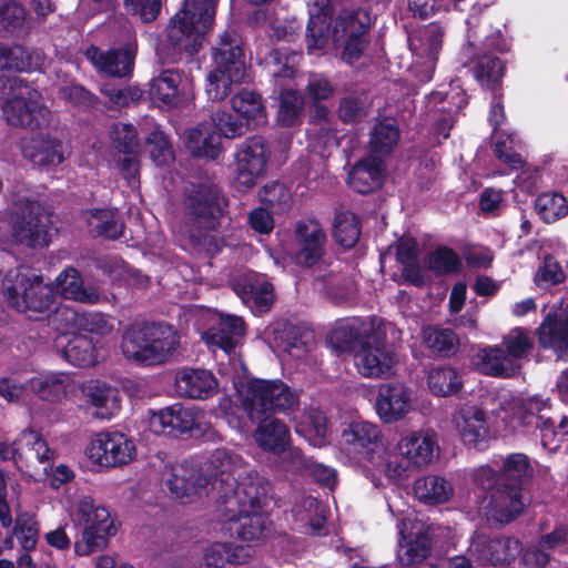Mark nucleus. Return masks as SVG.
I'll return each instance as SVG.
<instances>
[{
  "label": "nucleus",
  "instance_id": "23",
  "mask_svg": "<svg viewBox=\"0 0 568 568\" xmlns=\"http://www.w3.org/2000/svg\"><path fill=\"white\" fill-rule=\"evenodd\" d=\"M22 156L36 168L51 169L64 162L68 148L54 133H37L21 140Z\"/></svg>",
  "mask_w": 568,
  "mask_h": 568
},
{
  "label": "nucleus",
  "instance_id": "36",
  "mask_svg": "<svg viewBox=\"0 0 568 568\" xmlns=\"http://www.w3.org/2000/svg\"><path fill=\"white\" fill-rule=\"evenodd\" d=\"M384 164L376 155L358 161L348 173L347 183L356 192L365 194L382 186Z\"/></svg>",
  "mask_w": 568,
  "mask_h": 568
},
{
  "label": "nucleus",
  "instance_id": "2",
  "mask_svg": "<svg viewBox=\"0 0 568 568\" xmlns=\"http://www.w3.org/2000/svg\"><path fill=\"white\" fill-rule=\"evenodd\" d=\"M307 50L310 53L323 50L331 41L334 49L341 50L342 59L353 63L364 51L367 41L365 34L369 18L363 11H342L329 29L331 9L328 0H315L308 3Z\"/></svg>",
  "mask_w": 568,
  "mask_h": 568
},
{
  "label": "nucleus",
  "instance_id": "41",
  "mask_svg": "<svg viewBox=\"0 0 568 568\" xmlns=\"http://www.w3.org/2000/svg\"><path fill=\"white\" fill-rule=\"evenodd\" d=\"M253 551L247 546L233 542H212L203 552V559L209 567L220 568L227 565H243L251 560Z\"/></svg>",
  "mask_w": 568,
  "mask_h": 568
},
{
  "label": "nucleus",
  "instance_id": "17",
  "mask_svg": "<svg viewBox=\"0 0 568 568\" xmlns=\"http://www.w3.org/2000/svg\"><path fill=\"white\" fill-rule=\"evenodd\" d=\"M354 366L365 378L384 379L395 374L396 354L384 342L367 337L358 342L353 354Z\"/></svg>",
  "mask_w": 568,
  "mask_h": 568
},
{
  "label": "nucleus",
  "instance_id": "32",
  "mask_svg": "<svg viewBox=\"0 0 568 568\" xmlns=\"http://www.w3.org/2000/svg\"><path fill=\"white\" fill-rule=\"evenodd\" d=\"M135 52V43L129 42L123 50L108 52L91 47L85 55L99 71L113 77H125L132 71Z\"/></svg>",
  "mask_w": 568,
  "mask_h": 568
},
{
  "label": "nucleus",
  "instance_id": "25",
  "mask_svg": "<svg viewBox=\"0 0 568 568\" xmlns=\"http://www.w3.org/2000/svg\"><path fill=\"white\" fill-rule=\"evenodd\" d=\"M209 328L202 333L210 348H219L229 354L244 335V322L239 316L219 313L207 314Z\"/></svg>",
  "mask_w": 568,
  "mask_h": 568
},
{
  "label": "nucleus",
  "instance_id": "7",
  "mask_svg": "<svg viewBox=\"0 0 568 568\" xmlns=\"http://www.w3.org/2000/svg\"><path fill=\"white\" fill-rule=\"evenodd\" d=\"M216 0H185L183 7L171 19L166 29V42L171 58L185 50L195 53L212 28Z\"/></svg>",
  "mask_w": 568,
  "mask_h": 568
},
{
  "label": "nucleus",
  "instance_id": "14",
  "mask_svg": "<svg viewBox=\"0 0 568 568\" xmlns=\"http://www.w3.org/2000/svg\"><path fill=\"white\" fill-rule=\"evenodd\" d=\"M84 455L95 471L123 467L135 459L136 446L121 432H100L88 442Z\"/></svg>",
  "mask_w": 568,
  "mask_h": 568
},
{
  "label": "nucleus",
  "instance_id": "33",
  "mask_svg": "<svg viewBox=\"0 0 568 568\" xmlns=\"http://www.w3.org/2000/svg\"><path fill=\"white\" fill-rule=\"evenodd\" d=\"M539 343L560 358L568 356V312L558 307L547 314L539 328Z\"/></svg>",
  "mask_w": 568,
  "mask_h": 568
},
{
  "label": "nucleus",
  "instance_id": "10",
  "mask_svg": "<svg viewBox=\"0 0 568 568\" xmlns=\"http://www.w3.org/2000/svg\"><path fill=\"white\" fill-rule=\"evenodd\" d=\"M1 108L7 121L14 126L42 128L51 113L43 105L40 93L18 77L0 78Z\"/></svg>",
  "mask_w": 568,
  "mask_h": 568
},
{
  "label": "nucleus",
  "instance_id": "28",
  "mask_svg": "<svg viewBox=\"0 0 568 568\" xmlns=\"http://www.w3.org/2000/svg\"><path fill=\"white\" fill-rule=\"evenodd\" d=\"M519 550V541L510 537L489 539L486 536L476 535L468 546L469 556L478 561L493 565L510 562Z\"/></svg>",
  "mask_w": 568,
  "mask_h": 568
},
{
  "label": "nucleus",
  "instance_id": "51",
  "mask_svg": "<svg viewBox=\"0 0 568 568\" xmlns=\"http://www.w3.org/2000/svg\"><path fill=\"white\" fill-rule=\"evenodd\" d=\"M532 466L529 458L521 453L508 455L500 468V480L510 486L521 487L532 477Z\"/></svg>",
  "mask_w": 568,
  "mask_h": 568
},
{
  "label": "nucleus",
  "instance_id": "34",
  "mask_svg": "<svg viewBox=\"0 0 568 568\" xmlns=\"http://www.w3.org/2000/svg\"><path fill=\"white\" fill-rule=\"evenodd\" d=\"M53 344L61 356L74 366L88 367L98 361L97 348L92 339L85 335H58Z\"/></svg>",
  "mask_w": 568,
  "mask_h": 568
},
{
  "label": "nucleus",
  "instance_id": "20",
  "mask_svg": "<svg viewBox=\"0 0 568 568\" xmlns=\"http://www.w3.org/2000/svg\"><path fill=\"white\" fill-rule=\"evenodd\" d=\"M452 424L464 445L485 449L493 438L488 414L476 405L458 408L452 417Z\"/></svg>",
  "mask_w": 568,
  "mask_h": 568
},
{
  "label": "nucleus",
  "instance_id": "64",
  "mask_svg": "<svg viewBox=\"0 0 568 568\" xmlns=\"http://www.w3.org/2000/svg\"><path fill=\"white\" fill-rule=\"evenodd\" d=\"M146 144L150 155L158 166L168 165L174 160L172 146L166 135L159 129L148 135Z\"/></svg>",
  "mask_w": 568,
  "mask_h": 568
},
{
  "label": "nucleus",
  "instance_id": "52",
  "mask_svg": "<svg viewBox=\"0 0 568 568\" xmlns=\"http://www.w3.org/2000/svg\"><path fill=\"white\" fill-rule=\"evenodd\" d=\"M233 110L243 119L253 121L255 124L265 121V108L261 95L254 91L242 90L232 98Z\"/></svg>",
  "mask_w": 568,
  "mask_h": 568
},
{
  "label": "nucleus",
  "instance_id": "31",
  "mask_svg": "<svg viewBox=\"0 0 568 568\" xmlns=\"http://www.w3.org/2000/svg\"><path fill=\"white\" fill-rule=\"evenodd\" d=\"M179 395L192 399H206L217 392V381L206 369L182 368L176 372L174 379Z\"/></svg>",
  "mask_w": 568,
  "mask_h": 568
},
{
  "label": "nucleus",
  "instance_id": "61",
  "mask_svg": "<svg viewBox=\"0 0 568 568\" xmlns=\"http://www.w3.org/2000/svg\"><path fill=\"white\" fill-rule=\"evenodd\" d=\"M303 109L301 94L291 88L285 89L280 97L277 121L282 126H293L298 120Z\"/></svg>",
  "mask_w": 568,
  "mask_h": 568
},
{
  "label": "nucleus",
  "instance_id": "57",
  "mask_svg": "<svg viewBox=\"0 0 568 568\" xmlns=\"http://www.w3.org/2000/svg\"><path fill=\"white\" fill-rule=\"evenodd\" d=\"M500 345L511 358L513 364L520 365V361L531 352L534 342L526 329L516 327L503 337Z\"/></svg>",
  "mask_w": 568,
  "mask_h": 568
},
{
  "label": "nucleus",
  "instance_id": "27",
  "mask_svg": "<svg viewBox=\"0 0 568 568\" xmlns=\"http://www.w3.org/2000/svg\"><path fill=\"white\" fill-rule=\"evenodd\" d=\"M527 504L528 498L523 487L503 483L500 487L491 491L489 500L481 508L486 516L505 524L520 515Z\"/></svg>",
  "mask_w": 568,
  "mask_h": 568
},
{
  "label": "nucleus",
  "instance_id": "5",
  "mask_svg": "<svg viewBox=\"0 0 568 568\" xmlns=\"http://www.w3.org/2000/svg\"><path fill=\"white\" fill-rule=\"evenodd\" d=\"M388 509L397 517V550L396 559L402 567H415L422 564L432 552L434 545L444 542L440 540L450 534L449 528L428 524L412 514L404 515L402 510H395L388 503Z\"/></svg>",
  "mask_w": 568,
  "mask_h": 568
},
{
  "label": "nucleus",
  "instance_id": "6",
  "mask_svg": "<svg viewBox=\"0 0 568 568\" xmlns=\"http://www.w3.org/2000/svg\"><path fill=\"white\" fill-rule=\"evenodd\" d=\"M73 517L81 528L80 536L73 544L74 554L79 557L105 550L110 539L118 532L115 516L91 496H81L75 501Z\"/></svg>",
  "mask_w": 568,
  "mask_h": 568
},
{
  "label": "nucleus",
  "instance_id": "11",
  "mask_svg": "<svg viewBox=\"0 0 568 568\" xmlns=\"http://www.w3.org/2000/svg\"><path fill=\"white\" fill-rule=\"evenodd\" d=\"M235 389L251 420L267 413L292 410L298 403L297 394L280 379H246L236 383Z\"/></svg>",
  "mask_w": 568,
  "mask_h": 568
},
{
  "label": "nucleus",
  "instance_id": "18",
  "mask_svg": "<svg viewBox=\"0 0 568 568\" xmlns=\"http://www.w3.org/2000/svg\"><path fill=\"white\" fill-rule=\"evenodd\" d=\"M149 95L160 108L176 109L193 101L194 87L192 80L183 72L166 69L151 80Z\"/></svg>",
  "mask_w": 568,
  "mask_h": 568
},
{
  "label": "nucleus",
  "instance_id": "39",
  "mask_svg": "<svg viewBox=\"0 0 568 568\" xmlns=\"http://www.w3.org/2000/svg\"><path fill=\"white\" fill-rule=\"evenodd\" d=\"M73 387L72 377L62 372H44L29 379V388L41 399L55 403Z\"/></svg>",
  "mask_w": 568,
  "mask_h": 568
},
{
  "label": "nucleus",
  "instance_id": "45",
  "mask_svg": "<svg viewBox=\"0 0 568 568\" xmlns=\"http://www.w3.org/2000/svg\"><path fill=\"white\" fill-rule=\"evenodd\" d=\"M505 118L504 106L500 101L495 97L491 101L490 112H489V122L494 126V138L496 140V155L504 163L508 164L513 169H517L521 165L523 160L519 154L514 151L515 139L508 134L507 139L501 140V133L499 130V125L503 123Z\"/></svg>",
  "mask_w": 568,
  "mask_h": 568
},
{
  "label": "nucleus",
  "instance_id": "58",
  "mask_svg": "<svg viewBox=\"0 0 568 568\" xmlns=\"http://www.w3.org/2000/svg\"><path fill=\"white\" fill-rule=\"evenodd\" d=\"M12 535L18 539L22 550H33L37 547L39 536V524L36 517L29 513L17 515Z\"/></svg>",
  "mask_w": 568,
  "mask_h": 568
},
{
  "label": "nucleus",
  "instance_id": "12",
  "mask_svg": "<svg viewBox=\"0 0 568 568\" xmlns=\"http://www.w3.org/2000/svg\"><path fill=\"white\" fill-rule=\"evenodd\" d=\"M215 69L207 75L206 93L211 100L226 98L233 84L244 82L248 74L242 49L235 36L224 33L213 52Z\"/></svg>",
  "mask_w": 568,
  "mask_h": 568
},
{
  "label": "nucleus",
  "instance_id": "24",
  "mask_svg": "<svg viewBox=\"0 0 568 568\" xmlns=\"http://www.w3.org/2000/svg\"><path fill=\"white\" fill-rule=\"evenodd\" d=\"M166 483L171 494L181 500H190L193 497L206 495L210 485H212L203 466H197L192 462H183L171 466Z\"/></svg>",
  "mask_w": 568,
  "mask_h": 568
},
{
  "label": "nucleus",
  "instance_id": "40",
  "mask_svg": "<svg viewBox=\"0 0 568 568\" xmlns=\"http://www.w3.org/2000/svg\"><path fill=\"white\" fill-rule=\"evenodd\" d=\"M253 438L264 452L281 454L290 446V430L280 419H264L256 427Z\"/></svg>",
  "mask_w": 568,
  "mask_h": 568
},
{
  "label": "nucleus",
  "instance_id": "3",
  "mask_svg": "<svg viewBox=\"0 0 568 568\" xmlns=\"http://www.w3.org/2000/svg\"><path fill=\"white\" fill-rule=\"evenodd\" d=\"M205 475L211 479L210 488L219 486L221 505L226 503L227 514L239 505L253 507L260 496H266L270 484L244 460L225 448L215 449L203 464Z\"/></svg>",
  "mask_w": 568,
  "mask_h": 568
},
{
  "label": "nucleus",
  "instance_id": "48",
  "mask_svg": "<svg viewBox=\"0 0 568 568\" xmlns=\"http://www.w3.org/2000/svg\"><path fill=\"white\" fill-rule=\"evenodd\" d=\"M88 231L95 236L118 239L123 231V224L116 219L111 209L92 210L84 213Z\"/></svg>",
  "mask_w": 568,
  "mask_h": 568
},
{
  "label": "nucleus",
  "instance_id": "47",
  "mask_svg": "<svg viewBox=\"0 0 568 568\" xmlns=\"http://www.w3.org/2000/svg\"><path fill=\"white\" fill-rule=\"evenodd\" d=\"M415 496L428 505L447 501L453 496V486L444 477L427 475L415 480L413 487Z\"/></svg>",
  "mask_w": 568,
  "mask_h": 568
},
{
  "label": "nucleus",
  "instance_id": "22",
  "mask_svg": "<svg viewBox=\"0 0 568 568\" xmlns=\"http://www.w3.org/2000/svg\"><path fill=\"white\" fill-rule=\"evenodd\" d=\"M415 392L400 382L383 384L378 387L375 412L385 424L404 419L415 407Z\"/></svg>",
  "mask_w": 568,
  "mask_h": 568
},
{
  "label": "nucleus",
  "instance_id": "46",
  "mask_svg": "<svg viewBox=\"0 0 568 568\" xmlns=\"http://www.w3.org/2000/svg\"><path fill=\"white\" fill-rule=\"evenodd\" d=\"M547 406L548 402L539 397L516 398L508 406L503 407L505 413H510V416L506 417V426L510 430H516L518 427L530 424L534 418L538 422L540 417L535 415Z\"/></svg>",
  "mask_w": 568,
  "mask_h": 568
},
{
  "label": "nucleus",
  "instance_id": "30",
  "mask_svg": "<svg viewBox=\"0 0 568 568\" xmlns=\"http://www.w3.org/2000/svg\"><path fill=\"white\" fill-rule=\"evenodd\" d=\"M234 290L242 302L257 313L268 311L274 301L273 286L263 274L246 273Z\"/></svg>",
  "mask_w": 568,
  "mask_h": 568
},
{
  "label": "nucleus",
  "instance_id": "19",
  "mask_svg": "<svg viewBox=\"0 0 568 568\" xmlns=\"http://www.w3.org/2000/svg\"><path fill=\"white\" fill-rule=\"evenodd\" d=\"M225 206V197L211 183L199 185L186 199L189 220L199 232L215 229Z\"/></svg>",
  "mask_w": 568,
  "mask_h": 568
},
{
  "label": "nucleus",
  "instance_id": "8",
  "mask_svg": "<svg viewBox=\"0 0 568 568\" xmlns=\"http://www.w3.org/2000/svg\"><path fill=\"white\" fill-rule=\"evenodd\" d=\"M11 245L21 248H44L52 241L50 212L38 201L19 196L12 204L8 217Z\"/></svg>",
  "mask_w": 568,
  "mask_h": 568
},
{
  "label": "nucleus",
  "instance_id": "63",
  "mask_svg": "<svg viewBox=\"0 0 568 568\" xmlns=\"http://www.w3.org/2000/svg\"><path fill=\"white\" fill-rule=\"evenodd\" d=\"M328 114L329 112L325 106L316 108L314 116L317 122L310 134L311 142L315 146H322L323 149H331L338 144L336 134L327 122Z\"/></svg>",
  "mask_w": 568,
  "mask_h": 568
},
{
  "label": "nucleus",
  "instance_id": "38",
  "mask_svg": "<svg viewBox=\"0 0 568 568\" xmlns=\"http://www.w3.org/2000/svg\"><path fill=\"white\" fill-rule=\"evenodd\" d=\"M473 362L478 371L496 377L513 376L520 367L519 364H513L501 345H490L479 349Z\"/></svg>",
  "mask_w": 568,
  "mask_h": 568
},
{
  "label": "nucleus",
  "instance_id": "9",
  "mask_svg": "<svg viewBox=\"0 0 568 568\" xmlns=\"http://www.w3.org/2000/svg\"><path fill=\"white\" fill-rule=\"evenodd\" d=\"M1 292L11 307L29 318L48 313L54 305L52 286L27 268L9 271L2 280Z\"/></svg>",
  "mask_w": 568,
  "mask_h": 568
},
{
  "label": "nucleus",
  "instance_id": "37",
  "mask_svg": "<svg viewBox=\"0 0 568 568\" xmlns=\"http://www.w3.org/2000/svg\"><path fill=\"white\" fill-rule=\"evenodd\" d=\"M52 450L48 447L41 434L32 429L23 430L18 439L9 446V457L16 462H26L27 464L37 460L41 464L52 458Z\"/></svg>",
  "mask_w": 568,
  "mask_h": 568
},
{
  "label": "nucleus",
  "instance_id": "13",
  "mask_svg": "<svg viewBox=\"0 0 568 568\" xmlns=\"http://www.w3.org/2000/svg\"><path fill=\"white\" fill-rule=\"evenodd\" d=\"M243 133V124L227 112H216L205 121L185 131L183 143L193 156L215 160L222 153V136L234 138Z\"/></svg>",
  "mask_w": 568,
  "mask_h": 568
},
{
  "label": "nucleus",
  "instance_id": "44",
  "mask_svg": "<svg viewBox=\"0 0 568 568\" xmlns=\"http://www.w3.org/2000/svg\"><path fill=\"white\" fill-rule=\"evenodd\" d=\"M447 101V105H443L439 108V111L445 112V116L440 118L436 123V130L439 134H442L445 139L448 136V131L454 124L453 113L463 109L467 103L466 93L459 88L452 85V89L448 93L443 92H434L428 97V105L434 108L437 104H444Z\"/></svg>",
  "mask_w": 568,
  "mask_h": 568
},
{
  "label": "nucleus",
  "instance_id": "43",
  "mask_svg": "<svg viewBox=\"0 0 568 568\" xmlns=\"http://www.w3.org/2000/svg\"><path fill=\"white\" fill-rule=\"evenodd\" d=\"M59 293L68 300L80 303L97 304L102 301V294L95 286H83L80 274L74 268H67L57 277Z\"/></svg>",
  "mask_w": 568,
  "mask_h": 568
},
{
  "label": "nucleus",
  "instance_id": "50",
  "mask_svg": "<svg viewBox=\"0 0 568 568\" xmlns=\"http://www.w3.org/2000/svg\"><path fill=\"white\" fill-rule=\"evenodd\" d=\"M427 385L430 393L438 397H447L456 394L463 386L458 372L449 366H438L429 371Z\"/></svg>",
  "mask_w": 568,
  "mask_h": 568
},
{
  "label": "nucleus",
  "instance_id": "49",
  "mask_svg": "<svg viewBox=\"0 0 568 568\" xmlns=\"http://www.w3.org/2000/svg\"><path fill=\"white\" fill-rule=\"evenodd\" d=\"M287 466L293 470L310 475L317 483L332 488L336 483V473L333 468L323 464L306 459L300 449L288 452Z\"/></svg>",
  "mask_w": 568,
  "mask_h": 568
},
{
  "label": "nucleus",
  "instance_id": "1",
  "mask_svg": "<svg viewBox=\"0 0 568 568\" xmlns=\"http://www.w3.org/2000/svg\"><path fill=\"white\" fill-rule=\"evenodd\" d=\"M339 458L343 463L361 468L363 474L378 487L381 475L390 481L402 480L406 468L392 459V452L384 443L379 427L367 420H353L344 425L339 439Z\"/></svg>",
  "mask_w": 568,
  "mask_h": 568
},
{
  "label": "nucleus",
  "instance_id": "42",
  "mask_svg": "<svg viewBox=\"0 0 568 568\" xmlns=\"http://www.w3.org/2000/svg\"><path fill=\"white\" fill-rule=\"evenodd\" d=\"M171 413L173 435L190 433L202 436L211 432L212 427L205 413L196 407L173 405Z\"/></svg>",
  "mask_w": 568,
  "mask_h": 568
},
{
  "label": "nucleus",
  "instance_id": "55",
  "mask_svg": "<svg viewBox=\"0 0 568 568\" xmlns=\"http://www.w3.org/2000/svg\"><path fill=\"white\" fill-rule=\"evenodd\" d=\"M399 139V130L393 120H384L378 122L369 139V145L373 153L387 154L389 153Z\"/></svg>",
  "mask_w": 568,
  "mask_h": 568
},
{
  "label": "nucleus",
  "instance_id": "54",
  "mask_svg": "<svg viewBox=\"0 0 568 568\" xmlns=\"http://www.w3.org/2000/svg\"><path fill=\"white\" fill-rule=\"evenodd\" d=\"M361 234L357 216L348 211L337 212L333 224V236L344 247L354 246Z\"/></svg>",
  "mask_w": 568,
  "mask_h": 568
},
{
  "label": "nucleus",
  "instance_id": "16",
  "mask_svg": "<svg viewBox=\"0 0 568 568\" xmlns=\"http://www.w3.org/2000/svg\"><path fill=\"white\" fill-rule=\"evenodd\" d=\"M396 455L392 459L398 460L406 468L407 478L410 469H422L433 464L439 454L437 434L432 429H417L402 436L395 445Z\"/></svg>",
  "mask_w": 568,
  "mask_h": 568
},
{
  "label": "nucleus",
  "instance_id": "56",
  "mask_svg": "<svg viewBox=\"0 0 568 568\" xmlns=\"http://www.w3.org/2000/svg\"><path fill=\"white\" fill-rule=\"evenodd\" d=\"M535 209L541 220L552 223L568 214V202L559 193L546 192L537 197Z\"/></svg>",
  "mask_w": 568,
  "mask_h": 568
},
{
  "label": "nucleus",
  "instance_id": "15",
  "mask_svg": "<svg viewBox=\"0 0 568 568\" xmlns=\"http://www.w3.org/2000/svg\"><path fill=\"white\" fill-rule=\"evenodd\" d=\"M271 152L262 138L247 139L237 150L233 168V184L239 191L256 185L265 174Z\"/></svg>",
  "mask_w": 568,
  "mask_h": 568
},
{
  "label": "nucleus",
  "instance_id": "4",
  "mask_svg": "<svg viewBox=\"0 0 568 568\" xmlns=\"http://www.w3.org/2000/svg\"><path fill=\"white\" fill-rule=\"evenodd\" d=\"M180 334L165 323L130 326L122 336L124 357L138 364L154 366L168 363L180 346Z\"/></svg>",
  "mask_w": 568,
  "mask_h": 568
},
{
  "label": "nucleus",
  "instance_id": "60",
  "mask_svg": "<svg viewBox=\"0 0 568 568\" xmlns=\"http://www.w3.org/2000/svg\"><path fill=\"white\" fill-rule=\"evenodd\" d=\"M505 67L501 60L493 54H484L476 65V79L488 89H495L504 75Z\"/></svg>",
  "mask_w": 568,
  "mask_h": 568
},
{
  "label": "nucleus",
  "instance_id": "59",
  "mask_svg": "<svg viewBox=\"0 0 568 568\" xmlns=\"http://www.w3.org/2000/svg\"><path fill=\"white\" fill-rule=\"evenodd\" d=\"M296 521L303 526L308 525L315 531H320L324 524L323 507L312 496L303 497L292 509Z\"/></svg>",
  "mask_w": 568,
  "mask_h": 568
},
{
  "label": "nucleus",
  "instance_id": "62",
  "mask_svg": "<svg viewBox=\"0 0 568 568\" xmlns=\"http://www.w3.org/2000/svg\"><path fill=\"white\" fill-rule=\"evenodd\" d=\"M418 252L417 242L413 239H402L397 245V256L404 264V275L415 285L424 282L423 275L418 267L414 265Z\"/></svg>",
  "mask_w": 568,
  "mask_h": 568
},
{
  "label": "nucleus",
  "instance_id": "26",
  "mask_svg": "<svg viewBox=\"0 0 568 568\" xmlns=\"http://www.w3.org/2000/svg\"><path fill=\"white\" fill-rule=\"evenodd\" d=\"M297 251L294 261L303 267L316 265L325 252L326 235L323 227L315 220L298 222L295 231Z\"/></svg>",
  "mask_w": 568,
  "mask_h": 568
},
{
  "label": "nucleus",
  "instance_id": "53",
  "mask_svg": "<svg viewBox=\"0 0 568 568\" xmlns=\"http://www.w3.org/2000/svg\"><path fill=\"white\" fill-rule=\"evenodd\" d=\"M424 344L434 353L448 356L459 346L458 336L449 328L428 326L422 331Z\"/></svg>",
  "mask_w": 568,
  "mask_h": 568
},
{
  "label": "nucleus",
  "instance_id": "21",
  "mask_svg": "<svg viewBox=\"0 0 568 568\" xmlns=\"http://www.w3.org/2000/svg\"><path fill=\"white\" fill-rule=\"evenodd\" d=\"M264 498L265 496H260L253 507L239 505L230 515H226V503L220 505L217 520L222 525V529L230 531L232 535L235 534L243 541L261 539L265 530V520L260 514Z\"/></svg>",
  "mask_w": 568,
  "mask_h": 568
},
{
  "label": "nucleus",
  "instance_id": "29",
  "mask_svg": "<svg viewBox=\"0 0 568 568\" xmlns=\"http://www.w3.org/2000/svg\"><path fill=\"white\" fill-rule=\"evenodd\" d=\"M85 407L84 409L99 419H111L120 410V395L118 389L100 382H90L81 387Z\"/></svg>",
  "mask_w": 568,
  "mask_h": 568
},
{
  "label": "nucleus",
  "instance_id": "35",
  "mask_svg": "<svg viewBox=\"0 0 568 568\" xmlns=\"http://www.w3.org/2000/svg\"><path fill=\"white\" fill-rule=\"evenodd\" d=\"M444 29L437 23H430L408 37L409 49L432 70L442 49Z\"/></svg>",
  "mask_w": 568,
  "mask_h": 568
}]
</instances>
